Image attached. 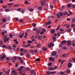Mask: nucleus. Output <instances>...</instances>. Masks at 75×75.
I'll return each instance as SVG.
<instances>
[{
	"label": "nucleus",
	"mask_w": 75,
	"mask_h": 75,
	"mask_svg": "<svg viewBox=\"0 0 75 75\" xmlns=\"http://www.w3.org/2000/svg\"><path fill=\"white\" fill-rule=\"evenodd\" d=\"M21 34L19 35V37L20 38H21L23 37L24 35V31H21Z\"/></svg>",
	"instance_id": "f257e3e1"
},
{
	"label": "nucleus",
	"mask_w": 75,
	"mask_h": 75,
	"mask_svg": "<svg viewBox=\"0 0 75 75\" xmlns=\"http://www.w3.org/2000/svg\"><path fill=\"white\" fill-rule=\"evenodd\" d=\"M67 42V41L65 40H63L62 41L61 43H60V47H62L63 45H64Z\"/></svg>",
	"instance_id": "f03ea898"
},
{
	"label": "nucleus",
	"mask_w": 75,
	"mask_h": 75,
	"mask_svg": "<svg viewBox=\"0 0 75 75\" xmlns=\"http://www.w3.org/2000/svg\"><path fill=\"white\" fill-rule=\"evenodd\" d=\"M67 44L68 46H70L71 45V42L70 40H68L67 41Z\"/></svg>",
	"instance_id": "7ed1b4c3"
},
{
	"label": "nucleus",
	"mask_w": 75,
	"mask_h": 75,
	"mask_svg": "<svg viewBox=\"0 0 75 75\" xmlns=\"http://www.w3.org/2000/svg\"><path fill=\"white\" fill-rule=\"evenodd\" d=\"M57 54V52H56L55 51H54L53 52H52V55L53 56H56Z\"/></svg>",
	"instance_id": "20e7f679"
},
{
	"label": "nucleus",
	"mask_w": 75,
	"mask_h": 75,
	"mask_svg": "<svg viewBox=\"0 0 75 75\" xmlns=\"http://www.w3.org/2000/svg\"><path fill=\"white\" fill-rule=\"evenodd\" d=\"M72 66V64L71 63H69L68 64V67L69 68H71V67Z\"/></svg>",
	"instance_id": "39448f33"
},
{
	"label": "nucleus",
	"mask_w": 75,
	"mask_h": 75,
	"mask_svg": "<svg viewBox=\"0 0 75 75\" xmlns=\"http://www.w3.org/2000/svg\"><path fill=\"white\" fill-rule=\"evenodd\" d=\"M50 32L52 33V34H53L55 32V30L53 29H50Z\"/></svg>",
	"instance_id": "423d86ee"
},
{
	"label": "nucleus",
	"mask_w": 75,
	"mask_h": 75,
	"mask_svg": "<svg viewBox=\"0 0 75 75\" xmlns=\"http://www.w3.org/2000/svg\"><path fill=\"white\" fill-rule=\"evenodd\" d=\"M51 23V21H48V22H47L46 23L45 25L47 26L48 25H50Z\"/></svg>",
	"instance_id": "0eeeda50"
},
{
	"label": "nucleus",
	"mask_w": 75,
	"mask_h": 75,
	"mask_svg": "<svg viewBox=\"0 0 75 75\" xmlns=\"http://www.w3.org/2000/svg\"><path fill=\"white\" fill-rule=\"evenodd\" d=\"M46 73L47 75H50L51 74V72L49 71H47Z\"/></svg>",
	"instance_id": "6e6552de"
},
{
	"label": "nucleus",
	"mask_w": 75,
	"mask_h": 75,
	"mask_svg": "<svg viewBox=\"0 0 75 75\" xmlns=\"http://www.w3.org/2000/svg\"><path fill=\"white\" fill-rule=\"evenodd\" d=\"M49 60L52 61H53L55 60V59L54 58H52V57H49Z\"/></svg>",
	"instance_id": "1a4fd4ad"
},
{
	"label": "nucleus",
	"mask_w": 75,
	"mask_h": 75,
	"mask_svg": "<svg viewBox=\"0 0 75 75\" xmlns=\"http://www.w3.org/2000/svg\"><path fill=\"white\" fill-rule=\"evenodd\" d=\"M10 70H8L6 71H5V72L7 74L9 75L10 72Z\"/></svg>",
	"instance_id": "9d476101"
},
{
	"label": "nucleus",
	"mask_w": 75,
	"mask_h": 75,
	"mask_svg": "<svg viewBox=\"0 0 75 75\" xmlns=\"http://www.w3.org/2000/svg\"><path fill=\"white\" fill-rule=\"evenodd\" d=\"M3 56H1V59H3L4 58L5 59L6 58V56L5 55H3Z\"/></svg>",
	"instance_id": "9b49d317"
},
{
	"label": "nucleus",
	"mask_w": 75,
	"mask_h": 75,
	"mask_svg": "<svg viewBox=\"0 0 75 75\" xmlns=\"http://www.w3.org/2000/svg\"><path fill=\"white\" fill-rule=\"evenodd\" d=\"M52 44H53V42H51V43H50L49 44H48V47H50L52 46Z\"/></svg>",
	"instance_id": "f8f14e48"
},
{
	"label": "nucleus",
	"mask_w": 75,
	"mask_h": 75,
	"mask_svg": "<svg viewBox=\"0 0 75 75\" xmlns=\"http://www.w3.org/2000/svg\"><path fill=\"white\" fill-rule=\"evenodd\" d=\"M30 55L28 53L26 55V57L28 59L30 57Z\"/></svg>",
	"instance_id": "ddd939ff"
},
{
	"label": "nucleus",
	"mask_w": 75,
	"mask_h": 75,
	"mask_svg": "<svg viewBox=\"0 0 75 75\" xmlns=\"http://www.w3.org/2000/svg\"><path fill=\"white\" fill-rule=\"evenodd\" d=\"M65 72L67 73H69L70 72V71L69 69H67L66 70Z\"/></svg>",
	"instance_id": "4468645a"
},
{
	"label": "nucleus",
	"mask_w": 75,
	"mask_h": 75,
	"mask_svg": "<svg viewBox=\"0 0 75 75\" xmlns=\"http://www.w3.org/2000/svg\"><path fill=\"white\" fill-rule=\"evenodd\" d=\"M4 40H6L7 42H9V41L8 40V39L6 37H5L4 38Z\"/></svg>",
	"instance_id": "2eb2a0df"
},
{
	"label": "nucleus",
	"mask_w": 75,
	"mask_h": 75,
	"mask_svg": "<svg viewBox=\"0 0 75 75\" xmlns=\"http://www.w3.org/2000/svg\"><path fill=\"white\" fill-rule=\"evenodd\" d=\"M40 32V31L39 30H38L36 31V33L37 34L39 35Z\"/></svg>",
	"instance_id": "dca6fc26"
},
{
	"label": "nucleus",
	"mask_w": 75,
	"mask_h": 75,
	"mask_svg": "<svg viewBox=\"0 0 75 75\" xmlns=\"http://www.w3.org/2000/svg\"><path fill=\"white\" fill-rule=\"evenodd\" d=\"M67 56V54H64L61 56V57H65Z\"/></svg>",
	"instance_id": "f3484780"
},
{
	"label": "nucleus",
	"mask_w": 75,
	"mask_h": 75,
	"mask_svg": "<svg viewBox=\"0 0 75 75\" xmlns=\"http://www.w3.org/2000/svg\"><path fill=\"white\" fill-rule=\"evenodd\" d=\"M57 17L58 18H61L60 15L59 14H57Z\"/></svg>",
	"instance_id": "a211bd4d"
},
{
	"label": "nucleus",
	"mask_w": 75,
	"mask_h": 75,
	"mask_svg": "<svg viewBox=\"0 0 75 75\" xmlns=\"http://www.w3.org/2000/svg\"><path fill=\"white\" fill-rule=\"evenodd\" d=\"M59 15H60V16H61V17H63V16H64L62 12L60 13Z\"/></svg>",
	"instance_id": "6ab92c4d"
},
{
	"label": "nucleus",
	"mask_w": 75,
	"mask_h": 75,
	"mask_svg": "<svg viewBox=\"0 0 75 75\" xmlns=\"http://www.w3.org/2000/svg\"><path fill=\"white\" fill-rule=\"evenodd\" d=\"M30 73L31 74H33L35 73V71L33 70H32L30 71Z\"/></svg>",
	"instance_id": "aec40b11"
},
{
	"label": "nucleus",
	"mask_w": 75,
	"mask_h": 75,
	"mask_svg": "<svg viewBox=\"0 0 75 75\" xmlns=\"http://www.w3.org/2000/svg\"><path fill=\"white\" fill-rule=\"evenodd\" d=\"M49 70L50 71H53L54 70V68L52 67H51L49 68Z\"/></svg>",
	"instance_id": "412c9836"
},
{
	"label": "nucleus",
	"mask_w": 75,
	"mask_h": 75,
	"mask_svg": "<svg viewBox=\"0 0 75 75\" xmlns=\"http://www.w3.org/2000/svg\"><path fill=\"white\" fill-rule=\"evenodd\" d=\"M8 49L10 50H12V47H11V46H9L8 47Z\"/></svg>",
	"instance_id": "4be33fe9"
},
{
	"label": "nucleus",
	"mask_w": 75,
	"mask_h": 75,
	"mask_svg": "<svg viewBox=\"0 0 75 75\" xmlns=\"http://www.w3.org/2000/svg\"><path fill=\"white\" fill-rule=\"evenodd\" d=\"M60 73L62 75H64L65 74V73L62 71H61L60 72Z\"/></svg>",
	"instance_id": "5701e85b"
},
{
	"label": "nucleus",
	"mask_w": 75,
	"mask_h": 75,
	"mask_svg": "<svg viewBox=\"0 0 75 75\" xmlns=\"http://www.w3.org/2000/svg\"><path fill=\"white\" fill-rule=\"evenodd\" d=\"M9 36L10 38H12L13 37V35L12 34H10L9 35Z\"/></svg>",
	"instance_id": "b1692460"
},
{
	"label": "nucleus",
	"mask_w": 75,
	"mask_h": 75,
	"mask_svg": "<svg viewBox=\"0 0 75 75\" xmlns=\"http://www.w3.org/2000/svg\"><path fill=\"white\" fill-rule=\"evenodd\" d=\"M71 28H70L69 30L67 29V30L68 33H69L71 31Z\"/></svg>",
	"instance_id": "393cba45"
},
{
	"label": "nucleus",
	"mask_w": 75,
	"mask_h": 75,
	"mask_svg": "<svg viewBox=\"0 0 75 75\" xmlns=\"http://www.w3.org/2000/svg\"><path fill=\"white\" fill-rule=\"evenodd\" d=\"M38 30V28H33V30L34 31H37V30Z\"/></svg>",
	"instance_id": "a878e982"
},
{
	"label": "nucleus",
	"mask_w": 75,
	"mask_h": 75,
	"mask_svg": "<svg viewBox=\"0 0 75 75\" xmlns=\"http://www.w3.org/2000/svg\"><path fill=\"white\" fill-rule=\"evenodd\" d=\"M40 10V11H42V6H40L39 8H38Z\"/></svg>",
	"instance_id": "bb28decb"
},
{
	"label": "nucleus",
	"mask_w": 75,
	"mask_h": 75,
	"mask_svg": "<svg viewBox=\"0 0 75 75\" xmlns=\"http://www.w3.org/2000/svg\"><path fill=\"white\" fill-rule=\"evenodd\" d=\"M40 60V59L39 58H37L35 60L37 62H39Z\"/></svg>",
	"instance_id": "cd10ccee"
},
{
	"label": "nucleus",
	"mask_w": 75,
	"mask_h": 75,
	"mask_svg": "<svg viewBox=\"0 0 75 75\" xmlns=\"http://www.w3.org/2000/svg\"><path fill=\"white\" fill-rule=\"evenodd\" d=\"M46 31V30L44 29V28H43V30H42V32H45Z\"/></svg>",
	"instance_id": "c85d7f7f"
},
{
	"label": "nucleus",
	"mask_w": 75,
	"mask_h": 75,
	"mask_svg": "<svg viewBox=\"0 0 75 75\" xmlns=\"http://www.w3.org/2000/svg\"><path fill=\"white\" fill-rule=\"evenodd\" d=\"M42 38V36L41 35L40 37H39V40H41Z\"/></svg>",
	"instance_id": "c756f323"
},
{
	"label": "nucleus",
	"mask_w": 75,
	"mask_h": 75,
	"mask_svg": "<svg viewBox=\"0 0 75 75\" xmlns=\"http://www.w3.org/2000/svg\"><path fill=\"white\" fill-rule=\"evenodd\" d=\"M63 14L64 15H66V14H68V12H67L65 11L64 12Z\"/></svg>",
	"instance_id": "7c9ffc66"
},
{
	"label": "nucleus",
	"mask_w": 75,
	"mask_h": 75,
	"mask_svg": "<svg viewBox=\"0 0 75 75\" xmlns=\"http://www.w3.org/2000/svg\"><path fill=\"white\" fill-rule=\"evenodd\" d=\"M60 27H61V26H60V25H58V26H57V29H56V30H58L59 29V28Z\"/></svg>",
	"instance_id": "2f4dec72"
},
{
	"label": "nucleus",
	"mask_w": 75,
	"mask_h": 75,
	"mask_svg": "<svg viewBox=\"0 0 75 75\" xmlns=\"http://www.w3.org/2000/svg\"><path fill=\"white\" fill-rule=\"evenodd\" d=\"M75 26V24L73 23L71 24V26L72 27H74Z\"/></svg>",
	"instance_id": "473e14b6"
},
{
	"label": "nucleus",
	"mask_w": 75,
	"mask_h": 75,
	"mask_svg": "<svg viewBox=\"0 0 75 75\" xmlns=\"http://www.w3.org/2000/svg\"><path fill=\"white\" fill-rule=\"evenodd\" d=\"M59 31H60V32H63L64 31V30L62 28H60L59 29Z\"/></svg>",
	"instance_id": "72a5a7b5"
},
{
	"label": "nucleus",
	"mask_w": 75,
	"mask_h": 75,
	"mask_svg": "<svg viewBox=\"0 0 75 75\" xmlns=\"http://www.w3.org/2000/svg\"><path fill=\"white\" fill-rule=\"evenodd\" d=\"M72 22V23H74L75 22V18H73Z\"/></svg>",
	"instance_id": "f704fd0d"
},
{
	"label": "nucleus",
	"mask_w": 75,
	"mask_h": 75,
	"mask_svg": "<svg viewBox=\"0 0 75 75\" xmlns=\"http://www.w3.org/2000/svg\"><path fill=\"white\" fill-rule=\"evenodd\" d=\"M28 46L27 45H23V47L25 48H27L28 47Z\"/></svg>",
	"instance_id": "c9c22d12"
},
{
	"label": "nucleus",
	"mask_w": 75,
	"mask_h": 75,
	"mask_svg": "<svg viewBox=\"0 0 75 75\" xmlns=\"http://www.w3.org/2000/svg\"><path fill=\"white\" fill-rule=\"evenodd\" d=\"M41 46V45L40 44H37V47L38 48H39Z\"/></svg>",
	"instance_id": "e433bc0d"
},
{
	"label": "nucleus",
	"mask_w": 75,
	"mask_h": 75,
	"mask_svg": "<svg viewBox=\"0 0 75 75\" xmlns=\"http://www.w3.org/2000/svg\"><path fill=\"white\" fill-rule=\"evenodd\" d=\"M71 6V5L70 4H69L68 5H67V7L68 8H70Z\"/></svg>",
	"instance_id": "4c0bfd02"
},
{
	"label": "nucleus",
	"mask_w": 75,
	"mask_h": 75,
	"mask_svg": "<svg viewBox=\"0 0 75 75\" xmlns=\"http://www.w3.org/2000/svg\"><path fill=\"white\" fill-rule=\"evenodd\" d=\"M57 35L58 36V37H59L60 35V34L59 33H57Z\"/></svg>",
	"instance_id": "58836bf2"
},
{
	"label": "nucleus",
	"mask_w": 75,
	"mask_h": 75,
	"mask_svg": "<svg viewBox=\"0 0 75 75\" xmlns=\"http://www.w3.org/2000/svg\"><path fill=\"white\" fill-rule=\"evenodd\" d=\"M10 11V10L9 9H6L5 10V11L6 12H8Z\"/></svg>",
	"instance_id": "ea45409f"
},
{
	"label": "nucleus",
	"mask_w": 75,
	"mask_h": 75,
	"mask_svg": "<svg viewBox=\"0 0 75 75\" xmlns=\"http://www.w3.org/2000/svg\"><path fill=\"white\" fill-rule=\"evenodd\" d=\"M3 22H5L7 21V20L5 19H4L3 20Z\"/></svg>",
	"instance_id": "a19ab883"
},
{
	"label": "nucleus",
	"mask_w": 75,
	"mask_h": 75,
	"mask_svg": "<svg viewBox=\"0 0 75 75\" xmlns=\"http://www.w3.org/2000/svg\"><path fill=\"white\" fill-rule=\"evenodd\" d=\"M52 65V63H49L48 64V66H51Z\"/></svg>",
	"instance_id": "79ce46f5"
},
{
	"label": "nucleus",
	"mask_w": 75,
	"mask_h": 75,
	"mask_svg": "<svg viewBox=\"0 0 75 75\" xmlns=\"http://www.w3.org/2000/svg\"><path fill=\"white\" fill-rule=\"evenodd\" d=\"M47 9H48L47 6L46 7L44 8L43 9V10H45V11H46V10H47Z\"/></svg>",
	"instance_id": "37998d69"
},
{
	"label": "nucleus",
	"mask_w": 75,
	"mask_h": 75,
	"mask_svg": "<svg viewBox=\"0 0 75 75\" xmlns=\"http://www.w3.org/2000/svg\"><path fill=\"white\" fill-rule=\"evenodd\" d=\"M39 37L38 35H36L35 36V38L37 39Z\"/></svg>",
	"instance_id": "c03bdc74"
},
{
	"label": "nucleus",
	"mask_w": 75,
	"mask_h": 75,
	"mask_svg": "<svg viewBox=\"0 0 75 75\" xmlns=\"http://www.w3.org/2000/svg\"><path fill=\"white\" fill-rule=\"evenodd\" d=\"M45 2H43L42 1H41V4L42 6H44L45 4Z\"/></svg>",
	"instance_id": "a18cd8bd"
},
{
	"label": "nucleus",
	"mask_w": 75,
	"mask_h": 75,
	"mask_svg": "<svg viewBox=\"0 0 75 75\" xmlns=\"http://www.w3.org/2000/svg\"><path fill=\"white\" fill-rule=\"evenodd\" d=\"M6 45H3V48H6Z\"/></svg>",
	"instance_id": "49530a36"
},
{
	"label": "nucleus",
	"mask_w": 75,
	"mask_h": 75,
	"mask_svg": "<svg viewBox=\"0 0 75 75\" xmlns=\"http://www.w3.org/2000/svg\"><path fill=\"white\" fill-rule=\"evenodd\" d=\"M25 10L24 9H23L22 11H21V12L23 14V13H24L25 12Z\"/></svg>",
	"instance_id": "de8ad7c7"
},
{
	"label": "nucleus",
	"mask_w": 75,
	"mask_h": 75,
	"mask_svg": "<svg viewBox=\"0 0 75 75\" xmlns=\"http://www.w3.org/2000/svg\"><path fill=\"white\" fill-rule=\"evenodd\" d=\"M56 72L55 71H52L51 72V74H55L56 73Z\"/></svg>",
	"instance_id": "09e8293b"
},
{
	"label": "nucleus",
	"mask_w": 75,
	"mask_h": 75,
	"mask_svg": "<svg viewBox=\"0 0 75 75\" xmlns=\"http://www.w3.org/2000/svg\"><path fill=\"white\" fill-rule=\"evenodd\" d=\"M52 38L53 40H55L56 39V37H54V36H53Z\"/></svg>",
	"instance_id": "8fccbe9b"
},
{
	"label": "nucleus",
	"mask_w": 75,
	"mask_h": 75,
	"mask_svg": "<svg viewBox=\"0 0 75 75\" xmlns=\"http://www.w3.org/2000/svg\"><path fill=\"white\" fill-rule=\"evenodd\" d=\"M25 4H29V3H28L27 1H25Z\"/></svg>",
	"instance_id": "3c124183"
},
{
	"label": "nucleus",
	"mask_w": 75,
	"mask_h": 75,
	"mask_svg": "<svg viewBox=\"0 0 75 75\" xmlns=\"http://www.w3.org/2000/svg\"><path fill=\"white\" fill-rule=\"evenodd\" d=\"M42 49L44 51H46L47 50L45 48V47H43Z\"/></svg>",
	"instance_id": "603ef678"
},
{
	"label": "nucleus",
	"mask_w": 75,
	"mask_h": 75,
	"mask_svg": "<svg viewBox=\"0 0 75 75\" xmlns=\"http://www.w3.org/2000/svg\"><path fill=\"white\" fill-rule=\"evenodd\" d=\"M5 33L4 32H2L1 33V35H2L4 36L5 35Z\"/></svg>",
	"instance_id": "864d4df0"
},
{
	"label": "nucleus",
	"mask_w": 75,
	"mask_h": 75,
	"mask_svg": "<svg viewBox=\"0 0 75 75\" xmlns=\"http://www.w3.org/2000/svg\"><path fill=\"white\" fill-rule=\"evenodd\" d=\"M33 26L34 27H35L36 26V25L35 23H33Z\"/></svg>",
	"instance_id": "5fc2aeb1"
},
{
	"label": "nucleus",
	"mask_w": 75,
	"mask_h": 75,
	"mask_svg": "<svg viewBox=\"0 0 75 75\" xmlns=\"http://www.w3.org/2000/svg\"><path fill=\"white\" fill-rule=\"evenodd\" d=\"M28 43H33V42L32 41H31L30 40H28Z\"/></svg>",
	"instance_id": "6e6d98bb"
},
{
	"label": "nucleus",
	"mask_w": 75,
	"mask_h": 75,
	"mask_svg": "<svg viewBox=\"0 0 75 75\" xmlns=\"http://www.w3.org/2000/svg\"><path fill=\"white\" fill-rule=\"evenodd\" d=\"M30 69L29 68L27 67V68L26 69V70L27 71H28Z\"/></svg>",
	"instance_id": "4d7b16f0"
},
{
	"label": "nucleus",
	"mask_w": 75,
	"mask_h": 75,
	"mask_svg": "<svg viewBox=\"0 0 75 75\" xmlns=\"http://www.w3.org/2000/svg\"><path fill=\"white\" fill-rule=\"evenodd\" d=\"M15 19L16 21H18V18H16Z\"/></svg>",
	"instance_id": "13d9d810"
},
{
	"label": "nucleus",
	"mask_w": 75,
	"mask_h": 75,
	"mask_svg": "<svg viewBox=\"0 0 75 75\" xmlns=\"http://www.w3.org/2000/svg\"><path fill=\"white\" fill-rule=\"evenodd\" d=\"M21 55L23 56L24 55V53L23 52L21 53L20 54Z\"/></svg>",
	"instance_id": "bf43d9fd"
},
{
	"label": "nucleus",
	"mask_w": 75,
	"mask_h": 75,
	"mask_svg": "<svg viewBox=\"0 0 75 75\" xmlns=\"http://www.w3.org/2000/svg\"><path fill=\"white\" fill-rule=\"evenodd\" d=\"M16 70H13L11 72L12 73L14 74L16 72Z\"/></svg>",
	"instance_id": "052dcab7"
},
{
	"label": "nucleus",
	"mask_w": 75,
	"mask_h": 75,
	"mask_svg": "<svg viewBox=\"0 0 75 75\" xmlns=\"http://www.w3.org/2000/svg\"><path fill=\"white\" fill-rule=\"evenodd\" d=\"M33 11V9H29V11L30 12H32Z\"/></svg>",
	"instance_id": "680f3d73"
},
{
	"label": "nucleus",
	"mask_w": 75,
	"mask_h": 75,
	"mask_svg": "<svg viewBox=\"0 0 75 75\" xmlns=\"http://www.w3.org/2000/svg\"><path fill=\"white\" fill-rule=\"evenodd\" d=\"M19 22L21 23H22L23 22V20L22 19H20L19 21Z\"/></svg>",
	"instance_id": "e2e57ef3"
},
{
	"label": "nucleus",
	"mask_w": 75,
	"mask_h": 75,
	"mask_svg": "<svg viewBox=\"0 0 75 75\" xmlns=\"http://www.w3.org/2000/svg\"><path fill=\"white\" fill-rule=\"evenodd\" d=\"M20 62L21 63H22L23 62V61L22 60V59L20 61Z\"/></svg>",
	"instance_id": "0e129e2a"
},
{
	"label": "nucleus",
	"mask_w": 75,
	"mask_h": 75,
	"mask_svg": "<svg viewBox=\"0 0 75 75\" xmlns=\"http://www.w3.org/2000/svg\"><path fill=\"white\" fill-rule=\"evenodd\" d=\"M13 5V4L12 3H9L8 4V5Z\"/></svg>",
	"instance_id": "69168bd1"
},
{
	"label": "nucleus",
	"mask_w": 75,
	"mask_h": 75,
	"mask_svg": "<svg viewBox=\"0 0 75 75\" xmlns=\"http://www.w3.org/2000/svg\"><path fill=\"white\" fill-rule=\"evenodd\" d=\"M20 68H21V69H24V67L23 66H21L20 67Z\"/></svg>",
	"instance_id": "338daca9"
},
{
	"label": "nucleus",
	"mask_w": 75,
	"mask_h": 75,
	"mask_svg": "<svg viewBox=\"0 0 75 75\" xmlns=\"http://www.w3.org/2000/svg\"><path fill=\"white\" fill-rule=\"evenodd\" d=\"M72 60L74 61L75 62V58H72Z\"/></svg>",
	"instance_id": "774afa93"
}]
</instances>
